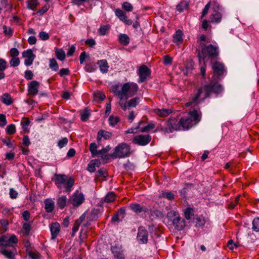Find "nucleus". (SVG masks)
<instances>
[{"mask_svg": "<svg viewBox=\"0 0 259 259\" xmlns=\"http://www.w3.org/2000/svg\"><path fill=\"white\" fill-rule=\"evenodd\" d=\"M212 69L213 74L209 84L201 87L198 90V93L192 97L189 102L185 104L186 107H189L194 104H197L198 99L202 94H203L202 99H204L212 93L219 94L222 92L223 87L218 83V81L221 79L226 73L225 67L223 63L215 61L212 65Z\"/></svg>", "mask_w": 259, "mask_h": 259, "instance_id": "obj_1", "label": "nucleus"}, {"mask_svg": "<svg viewBox=\"0 0 259 259\" xmlns=\"http://www.w3.org/2000/svg\"><path fill=\"white\" fill-rule=\"evenodd\" d=\"M201 117V112L200 110L193 109L187 115L182 117L179 121V123L183 129L188 130L200 121Z\"/></svg>", "mask_w": 259, "mask_h": 259, "instance_id": "obj_2", "label": "nucleus"}, {"mask_svg": "<svg viewBox=\"0 0 259 259\" xmlns=\"http://www.w3.org/2000/svg\"><path fill=\"white\" fill-rule=\"evenodd\" d=\"M202 47L201 52L198 53L199 63L204 62L206 59H214L219 55V47L217 46L211 44L205 45L203 42H201Z\"/></svg>", "mask_w": 259, "mask_h": 259, "instance_id": "obj_3", "label": "nucleus"}, {"mask_svg": "<svg viewBox=\"0 0 259 259\" xmlns=\"http://www.w3.org/2000/svg\"><path fill=\"white\" fill-rule=\"evenodd\" d=\"M168 220L172 222L175 228L178 230H182L186 226L184 219L181 218L179 213L176 211H170L167 214Z\"/></svg>", "mask_w": 259, "mask_h": 259, "instance_id": "obj_4", "label": "nucleus"}, {"mask_svg": "<svg viewBox=\"0 0 259 259\" xmlns=\"http://www.w3.org/2000/svg\"><path fill=\"white\" fill-rule=\"evenodd\" d=\"M131 155V147L125 143L118 145L115 148L114 152L111 156L114 158H124Z\"/></svg>", "mask_w": 259, "mask_h": 259, "instance_id": "obj_5", "label": "nucleus"}, {"mask_svg": "<svg viewBox=\"0 0 259 259\" xmlns=\"http://www.w3.org/2000/svg\"><path fill=\"white\" fill-rule=\"evenodd\" d=\"M138 90V85L134 82H126L122 85V100L125 98L127 99L129 97L134 96Z\"/></svg>", "mask_w": 259, "mask_h": 259, "instance_id": "obj_6", "label": "nucleus"}, {"mask_svg": "<svg viewBox=\"0 0 259 259\" xmlns=\"http://www.w3.org/2000/svg\"><path fill=\"white\" fill-rule=\"evenodd\" d=\"M18 239L14 234H7L0 236V247H15Z\"/></svg>", "mask_w": 259, "mask_h": 259, "instance_id": "obj_7", "label": "nucleus"}, {"mask_svg": "<svg viewBox=\"0 0 259 259\" xmlns=\"http://www.w3.org/2000/svg\"><path fill=\"white\" fill-rule=\"evenodd\" d=\"M84 201V196L82 193L76 191L69 199L70 203L75 207L80 205Z\"/></svg>", "mask_w": 259, "mask_h": 259, "instance_id": "obj_8", "label": "nucleus"}, {"mask_svg": "<svg viewBox=\"0 0 259 259\" xmlns=\"http://www.w3.org/2000/svg\"><path fill=\"white\" fill-rule=\"evenodd\" d=\"M151 140V137L149 135H140L135 136L132 141V143L139 146H145L148 144Z\"/></svg>", "mask_w": 259, "mask_h": 259, "instance_id": "obj_9", "label": "nucleus"}, {"mask_svg": "<svg viewBox=\"0 0 259 259\" xmlns=\"http://www.w3.org/2000/svg\"><path fill=\"white\" fill-rule=\"evenodd\" d=\"M151 71L149 68L146 65H142L140 66L138 69V75L139 78L138 79L139 83H142L145 81L150 76Z\"/></svg>", "mask_w": 259, "mask_h": 259, "instance_id": "obj_10", "label": "nucleus"}, {"mask_svg": "<svg viewBox=\"0 0 259 259\" xmlns=\"http://www.w3.org/2000/svg\"><path fill=\"white\" fill-rule=\"evenodd\" d=\"M140 101L139 97L134 98L126 102L124 100L119 101V104L121 109L125 111L127 108L135 107L139 103Z\"/></svg>", "mask_w": 259, "mask_h": 259, "instance_id": "obj_11", "label": "nucleus"}, {"mask_svg": "<svg viewBox=\"0 0 259 259\" xmlns=\"http://www.w3.org/2000/svg\"><path fill=\"white\" fill-rule=\"evenodd\" d=\"M0 253L8 259H15L17 252L15 247H1Z\"/></svg>", "mask_w": 259, "mask_h": 259, "instance_id": "obj_12", "label": "nucleus"}, {"mask_svg": "<svg viewBox=\"0 0 259 259\" xmlns=\"http://www.w3.org/2000/svg\"><path fill=\"white\" fill-rule=\"evenodd\" d=\"M111 250L115 257L118 259H124V250L121 245L115 244L111 247Z\"/></svg>", "mask_w": 259, "mask_h": 259, "instance_id": "obj_13", "label": "nucleus"}, {"mask_svg": "<svg viewBox=\"0 0 259 259\" xmlns=\"http://www.w3.org/2000/svg\"><path fill=\"white\" fill-rule=\"evenodd\" d=\"M68 178L65 175L55 174L54 178L52 180L54 182L58 188L61 190L63 188V184L65 183V181H66Z\"/></svg>", "mask_w": 259, "mask_h": 259, "instance_id": "obj_14", "label": "nucleus"}, {"mask_svg": "<svg viewBox=\"0 0 259 259\" xmlns=\"http://www.w3.org/2000/svg\"><path fill=\"white\" fill-rule=\"evenodd\" d=\"M148 234L147 231L143 227L138 229L137 240L140 243L145 244L148 242Z\"/></svg>", "mask_w": 259, "mask_h": 259, "instance_id": "obj_15", "label": "nucleus"}, {"mask_svg": "<svg viewBox=\"0 0 259 259\" xmlns=\"http://www.w3.org/2000/svg\"><path fill=\"white\" fill-rule=\"evenodd\" d=\"M166 127L165 130L170 133H172L175 131H177L180 129L181 125L175 119H170L166 121Z\"/></svg>", "mask_w": 259, "mask_h": 259, "instance_id": "obj_16", "label": "nucleus"}, {"mask_svg": "<svg viewBox=\"0 0 259 259\" xmlns=\"http://www.w3.org/2000/svg\"><path fill=\"white\" fill-rule=\"evenodd\" d=\"M23 57L25 58L24 63L26 66L31 65L35 58V55L33 54L32 51L30 49L27 50L22 53Z\"/></svg>", "mask_w": 259, "mask_h": 259, "instance_id": "obj_17", "label": "nucleus"}, {"mask_svg": "<svg viewBox=\"0 0 259 259\" xmlns=\"http://www.w3.org/2000/svg\"><path fill=\"white\" fill-rule=\"evenodd\" d=\"M39 82L36 80L30 82L28 85V92L30 96H35L38 92Z\"/></svg>", "mask_w": 259, "mask_h": 259, "instance_id": "obj_18", "label": "nucleus"}, {"mask_svg": "<svg viewBox=\"0 0 259 259\" xmlns=\"http://www.w3.org/2000/svg\"><path fill=\"white\" fill-rule=\"evenodd\" d=\"M115 15L125 24L128 25H131L132 24V21L128 19L126 15V14L122 10L118 9L115 12Z\"/></svg>", "mask_w": 259, "mask_h": 259, "instance_id": "obj_19", "label": "nucleus"}, {"mask_svg": "<svg viewBox=\"0 0 259 259\" xmlns=\"http://www.w3.org/2000/svg\"><path fill=\"white\" fill-rule=\"evenodd\" d=\"M129 208L136 213H139L142 212H147L149 210L148 208L145 206L141 205L138 203H131Z\"/></svg>", "mask_w": 259, "mask_h": 259, "instance_id": "obj_20", "label": "nucleus"}, {"mask_svg": "<svg viewBox=\"0 0 259 259\" xmlns=\"http://www.w3.org/2000/svg\"><path fill=\"white\" fill-rule=\"evenodd\" d=\"M60 226L59 223L56 222L52 223L50 227L52 238L54 239L58 236L60 232Z\"/></svg>", "mask_w": 259, "mask_h": 259, "instance_id": "obj_21", "label": "nucleus"}, {"mask_svg": "<svg viewBox=\"0 0 259 259\" xmlns=\"http://www.w3.org/2000/svg\"><path fill=\"white\" fill-rule=\"evenodd\" d=\"M112 136V133L101 130L98 133L97 140L98 142L101 141L102 138H104L105 140H108L111 138Z\"/></svg>", "mask_w": 259, "mask_h": 259, "instance_id": "obj_22", "label": "nucleus"}, {"mask_svg": "<svg viewBox=\"0 0 259 259\" xmlns=\"http://www.w3.org/2000/svg\"><path fill=\"white\" fill-rule=\"evenodd\" d=\"M112 92L118 96L119 101L122 100V86L119 83L114 84L111 86Z\"/></svg>", "mask_w": 259, "mask_h": 259, "instance_id": "obj_23", "label": "nucleus"}, {"mask_svg": "<svg viewBox=\"0 0 259 259\" xmlns=\"http://www.w3.org/2000/svg\"><path fill=\"white\" fill-rule=\"evenodd\" d=\"M190 5V2L188 1H181L177 6L176 10L179 13H182L185 10L188 9Z\"/></svg>", "mask_w": 259, "mask_h": 259, "instance_id": "obj_24", "label": "nucleus"}, {"mask_svg": "<svg viewBox=\"0 0 259 259\" xmlns=\"http://www.w3.org/2000/svg\"><path fill=\"white\" fill-rule=\"evenodd\" d=\"M210 21L212 23H218L221 22L222 14L217 11H214L210 16Z\"/></svg>", "mask_w": 259, "mask_h": 259, "instance_id": "obj_25", "label": "nucleus"}, {"mask_svg": "<svg viewBox=\"0 0 259 259\" xmlns=\"http://www.w3.org/2000/svg\"><path fill=\"white\" fill-rule=\"evenodd\" d=\"M154 113L158 116L164 117L167 116L170 113L172 112L170 109H155L153 110Z\"/></svg>", "mask_w": 259, "mask_h": 259, "instance_id": "obj_26", "label": "nucleus"}, {"mask_svg": "<svg viewBox=\"0 0 259 259\" xmlns=\"http://www.w3.org/2000/svg\"><path fill=\"white\" fill-rule=\"evenodd\" d=\"M183 32L181 30H177L173 35V42L177 45L181 44L183 41Z\"/></svg>", "mask_w": 259, "mask_h": 259, "instance_id": "obj_27", "label": "nucleus"}, {"mask_svg": "<svg viewBox=\"0 0 259 259\" xmlns=\"http://www.w3.org/2000/svg\"><path fill=\"white\" fill-rule=\"evenodd\" d=\"M44 203L46 211L48 213L53 212L55 207L54 202L51 199H47L45 200Z\"/></svg>", "mask_w": 259, "mask_h": 259, "instance_id": "obj_28", "label": "nucleus"}, {"mask_svg": "<svg viewBox=\"0 0 259 259\" xmlns=\"http://www.w3.org/2000/svg\"><path fill=\"white\" fill-rule=\"evenodd\" d=\"M74 185V180L71 177H69L65 183L63 185V188H65L66 192L69 193L73 186Z\"/></svg>", "mask_w": 259, "mask_h": 259, "instance_id": "obj_29", "label": "nucleus"}, {"mask_svg": "<svg viewBox=\"0 0 259 259\" xmlns=\"http://www.w3.org/2000/svg\"><path fill=\"white\" fill-rule=\"evenodd\" d=\"M97 64L99 66L100 70L103 73L107 72L109 66L106 60L98 61Z\"/></svg>", "mask_w": 259, "mask_h": 259, "instance_id": "obj_30", "label": "nucleus"}, {"mask_svg": "<svg viewBox=\"0 0 259 259\" xmlns=\"http://www.w3.org/2000/svg\"><path fill=\"white\" fill-rule=\"evenodd\" d=\"M85 214H83L78 219H77L74 223L73 227L72 228V236L78 230L80 224L83 222L85 219Z\"/></svg>", "mask_w": 259, "mask_h": 259, "instance_id": "obj_31", "label": "nucleus"}, {"mask_svg": "<svg viewBox=\"0 0 259 259\" xmlns=\"http://www.w3.org/2000/svg\"><path fill=\"white\" fill-rule=\"evenodd\" d=\"M2 102L7 105H10L13 103V100L8 93H5L2 97Z\"/></svg>", "mask_w": 259, "mask_h": 259, "instance_id": "obj_32", "label": "nucleus"}, {"mask_svg": "<svg viewBox=\"0 0 259 259\" xmlns=\"http://www.w3.org/2000/svg\"><path fill=\"white\" fill-rule=\"evenodd\" d=\"M108 121L110 126L114 127L118 122H120V119L118 116L110 115L109 117Z\"/></svg>", "mask_w": 259, "mask_h": 259, "instance_id": "obj_33", "label": "nucleus"}, {"mask_svg": "<svg viewBox=\"0 0 259 259\" xmlns=\"http://www.w3.org/2000/svg\"><path fill=\"white\" fill-rule=\"evenodd\" d=\"M67 197L65 196L59 197L57 199V205L61 209H63L66 206L67 202Z\"/></svg>", "mask_w": 259, "mask_h": 259, "instance_id": "obj_34", "label": "nucleus"}, {"mask_svg": "<svg viewBox=\"0 0 259 259\" xmlns=\"http://www.w3.org/2000/svg\"><path fill=\"white\" fill-rule=\"evenodd\" d=\"M30 123V121L28 118L23 117L21 120V124L22 128L24 132H29L28 126Z\"/></svg>", "mask_w": 259, "mask_h": 259, "instance_id": "obj_35", "label": "nucleus"}, {"mask_svg": "<svg viewBox=\"0 0 259 259\" xmlns=\"http://www.w3.org/2000/svg\"><path fill=\"white\" fill-rule=\"evenodd\" d=\"M194 223L196 227H201L205 224V221L202 217H196L194 218Z\"/></svg>", "mask_w": 259, "mask_h": 259, "instance_id": "obj_36", "label": "nucleus"}, {"mask_svg": "<svg viewBox=\"0 0 259 259\" xmlns=\"http://www.w3.org/2000/svg\"><path fill=\"white\" fill-rule=\"evenodd\" d=\"M120 42L124 46H127L130 42L128 36L125 34H121L119 36Z\"/></svg>", "mask_w": 259, "mask_h": 259, "instance_id": "obj_37", "label": "nucleus"}, {"mask_svg": "<svg viewBox=\"0 0 259 259\" xmlns=\"http://www.w3.org/2000/svg\"><path fill=\"white\" fill-rule=\"evenodd\" d=\"M49 67L54 71H57L59 69L58 64L55 59L52 58L49 60Z\"/></svg>", "mask_w": 259, "mask_h": 259, "instance_id": "obj_38", "label": "nucleus"}, {"mask_svg": "<svg viewBox=\"0 0 259 259\" xmlns=\"http://www.w3.org/2000/svg\"><path fill=\"white\" fill-rule=\"evenodd\" d=\"M116 195L113 192H109L105 197L104 201L107 203H110L114 201Z\"/></svg>", "mask_w": 259, "mask_h": 259, "instance_id": "obj_39", "label": "nucleus"}, {"mask_svg": "<svg viewBox=\"0 0 259 259\" xmlns=\"http://www.w3.org/2000/svg\"><path fill=\"white\" fill-rule=\"evenodd\" d=\"M84 69L88 72H93L96 69V67L94 63H90L85 64Z\"/></svg>", "mask_w": 259, "mask_h": 259, "instance_id": "obj_40", "label": "nucleus"}, {"mask_svg": "<svg viewBox=\"0 0 259 259\" xmlns=\"http://www.w3.org/2000/svg\"><path fill=\"white\" fill-rule=\"evenodd\" d=\"M184 215L185 218L189 220L191 219V217L194 215V210L192 208L190 207L187 208L184 211Z\"/></svg>", "mask_w": 259, "mask_h": 259, "instance_id": "obj_41", "label": "nucleus"}, {"mask_svg": "<svg viewBox=\"0 0 259 259\" xmlns=\"http://www.w3.org/2000/svg\"><path fill=\"white\" fill-rule=\"evenodd\" d=\"M23 230L24 231V235L28 236L31 229V224L29 223H25L23 224Z\"/></svg>", "mask_w": 259, "mask_h": 259, "instance_id": "obj_42", "label": "nucleus"}, {"mask_svg": "<svg viewBox=\"0 0 259 259\" xmlns=\"http://www.w3.org/2000/svg\"><path fill=\"white\" fill-rule=\"evenodd\" d=\"M28 255L31 259H41V255L36 251H29Z\"/></svg>", "mask_w": 259, "mask_h": 259, "instance_id": "obj_43", "label": "nucleus"}, {"mask_svg": "<svg viewBox=\"0 0 259 259\" xmlns=\"http://www.w3.org/2000/svg\"><path fill=\"white\" fill-rule=\"evenodd\" d=\"M97 146L95 143H92L90 145V150L93 156L99 155L98 151L97 150Z\"/></svg>", "mask_w": 259, "mask_h": 259, "instance_id": "obj_44", "label": "nucleus"}, {"mask_svg": "<svg viewBox=\"0 0 259 259\" xmlns=\"http://www.w3.org/2000/svg\"><path fill=\"white\" fill-rule=\"evenodd\" d=\"M37 5V0H30L27 2V8L29 9L34 10Z\"/></svg>", "mask_w": 259, "mask_h": 259, "instance_id": "obj_45", "label": "nucleus"}, {"mask_svg": "<svg viewBox=\"0 0 259 259\" xmlns=\"http://www.w3.org/2000/svg\"><path fill=\"white\" fill-rule=\"evenodd\" d=\"M56 56L59 60L63 61L65 58V54L62 50L56 49Z\"/></svg>", "mask_w": 259, "mask_h": 259, "instance_id": "obj_46", "label": "nucleus"}, {"mask_svg": "<svg viewBox=\"0 0 259 259\" xmlns=\"http://www.w3.org/2000/svg\"><path fill=\"white\" fill-rule=\"evenodd\" d=\"M252 230L259 232V218H255L252 221Z\"/></svg>", "mask_w": 259, "mask_h": 259, "instance_id": "obj_47", "label": "nucleus"}, {"mask_svg": "<svg viewBox=\"0 0 259 259\" xmlns=\"http://www.w3.org/2000/svg\"><path fill=\"white\" fill-rule=\"evenodd\" d=\"M151 215L156 218H162L163 214L162 211L159 210H153L150 211Z\"/></svg>", "mask_w": 259, "mask_h": 259, "instance_id": "obj_48", "label": "nucleus"}, {"mask_svg": "<svg viewBox=\"0 0 259 259\" xmlns=\"http://www.w3.org/2000/svg\"><path fill=\"white\" fill-rule=\"evenodd\" d=\"M162 197L167 198L169 200H171L175 198L174 194L171 192H163L162 193Z\"/></svg>", "mask_w": 259, "mask_h": 259, "instance_id": "obj_49", "label": "nucleus"}, {"mask_svg": "<svg viewBox=\"0 0 259 259\" xmlns=\"http://www.w3.org/2000/svg\"><path fill=\"white\" fill-rule=\"evenodd\" d=\"M154 127L155 124L151 122L149 123L148 125L144 126V127L141 128L140 131L141 132L144 133L148 132L150 130H152L153 128H154Z\"/></svg>", "mask_w": 259, "mask_h": 259, "instance_id": "obj_50", "label": "nucleus"}, {"mask_svg": "<svg viewBox=\"0 0 259 259\" xmlns=\"http://www.w3.org/2000/svg\"><path fill=\"white\" fill-rule=\"evenodd\" d=\"M20 60L17 57L12 58L10 61V64L12 67H17L20 64Z\"/></svg>", "mask_w": 259, "mask_h": 259, "instance_id": "obj_51", "label": "nucleus"}, {"mask_svg": "<svg viewBox=\"0 0 259 259\" xmlns=\"http://www.w3.org/2000/svg\"><path fill=\"white\" fill-rule=\"evenodd\" d=\"M6 131L8 134L13 135L16 132L15 125L14 124H11L8 125Z\"/></svg>", "mask_w": 259, "mask_h": 259, "instance_id": "obj_52", "label": "nucleus"}, {"mask_svg": "<svg viewBox=\"0 0 259 259\" xmlns=\"http://www.w3.org/2000/svg\"><path fill=\"white\" fill-rule=\"evenodd\" d=\"M90 115V111L85 109L84 111L81 114V119L83 121H86Z\"/></svg>", "mask_w": 259, "mask_h": 259, "instance_id": "obj_53", "label": "nucleus"}, {"mask_svg": "<svg viewBox=\"0 0 259 259\" xmlns=\"http://www.w3.org/2000/svg\"><path fill=\"white\" fill-rule=\"evenodd\" d=\"M122 8L127 12H132L133 10V7L128 2H124L123 3Z\"/></svg>", "mask_w": 259, "mask_h": 259, "instance_id": "obj_54", "label": "nucleus"}, {"mask_svg": "<svg viewBox=\"0 0 259 259\" xmlns=\"http://www.w3.org/2000/svg\"><path fill=\"white\" fill-rule=\"evenodd\" d=\"M240 196L238 195L234 200V201H232L229 204L228 207L230 209H233L235 206L238 203Z\"/></svg>", "mask_w": 259, "mask_h": 259, "instance_id": "obj_55", "label": "nucleus"}, {"mask_svg": "<svg viewBox=\"0 0 259 259\" xmlns=\"http://www.w3.org/2000/svg\"><path fill=\"white\" fill-rule=\"evenodd\" d=\"M109 29L108 25H103L100 27L99 29V32L101 35H104L106 34L107 31Z\"/></svg>", "mask_w": 259, "mask_h": 259, "instance_id": "obj_56", "label": "nucleus"}, {"mask_svg": "<svg viewBox=\"0 0 259 259\" xmlns=\"http://www.w3.org/2000/svg\"><path fill=\"white\" fill-rule=\"evenodd\" d=\"M10 197L12 199H14L17 198L18 195V192L15 190L13 188H10V192H9Z\"/></svg>", "mask_w": 259, "mask_h": 259, "instance_id": "obj_57", "label": "nucleus"}, {"mask_svg": "<svg viewBox=\"0 0 259 259\" xmlns=\"http://www.w3.org/2000/svg\"><path fill=\"white\" fill-rule=\"evenodd\" d=\"M39 37L42 40H47L49 39L50 36L48 33L45 31H41L39 33Z\"/></svg>", "mask_w": 259, "mask_h": 259, "instance_id": "obj_58", "label": "nucleus"}, {"mask_svg": "<svg viewBox=\"0 0 259 259\" xmlns=\"http://www.w3.org/2000/svg\"><path fill=\"white\" fill-rule=\"evenodd\" d=\"M172 60V58L169 55H165L163 57V64L165 65H171Z\"/></svg>", "mask_w": 259, "mask_h": 259, "instance_id": "obj_59", "label": "nucleus"}, {"mask_svg": "<svg viewBox=\"0 0 259 259\" xmlns=\"http://www.w3.org/2000/svg\"><path fill=\"white\" fill-rule=\"evenodd\" d=\"M210 7V3H208L204 7V8L203 9L202 14H201V18L204 17L208 13V10L209 9V8Z\"/></svg>", "mask_w": 259, "mask_h": 259, "instance_id": "obj_60", "label": "nucleus"}, {"mask_svg": "<svg viewBox=\"0 0 259 259\" xmlns=\"http://www.w3.org/2000/svg\"><path fill=\"white\" fill-rule=\"evenodd\" d=\"M68 143V139L66 138H64L60 140L58 143V146L59 148H62Z\"/></svg>", "mask_w": 259, "mask_h": 259, "instance_id": "obj_61", "label": "nucleus"}, {"mask_svg": "<svg viewBox=\"0 0 259 259\" xmlns=\"http://www.w3.org/2000/svg\"><path fill=\"white\" fill-rule=\"evenodd\" d=\"M97 176L106 178L107 176V172L105 169H100L97 172Z\"/></svg>", "mask_w": 259, "mask_h": 259, "instance_id": "obj_62", "label": "nucleus"}, {"mask_svg": "<svg viewBox=\"0 0 259 259\" xmlns=\"http://www.w3.org/2000/svg\"><path fill=\"white\" fill-rule=\"evenodd\" d=\"M7 68V62L3 59H0V71H4Z\"/></svg>", "mask_w": 259, "mask_h": 259, "instance_id": "obj_63", "label": "nucleus"}, {"mask_svg": "<svg viewBox=\"0 0 259 259\" xmlns=\"http://www.w3.org/2000/svg\"><path fill=\"white\" fill-rule=\"evenodd\" d=\"M7 123L6 116L4 114H0V126H4Z\"/></svg>", "mask_w": 259, "mask_h": 259, "instance_id": "obj_64", "label": "nucleus"}]
</instances>
